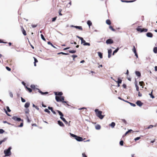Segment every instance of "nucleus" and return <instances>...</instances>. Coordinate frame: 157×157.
Returning a JSON list of instances; mask_svg holds the SVG:
<instances>
[{"mask_svg": "<svg viewBox=\"0 0 157 157\" xmlns=\"http://www.w3.org/2000/svg\"><path fill=\"white\" fill-rule=\"evenodd\" d=\"M82 155V157H87L85 153H83Z\"/></svg>", "mask_w": 157, "mask_h": 157, "instance_id": "obj_64", "label": "nucleus"}, {"mask_svg": "<svg viewBox=\"0 0 157 157\" xmlns=\"http://www.w3.org/2000/svg\"><path fill=\"white\" fill-rule=\"evenodd\" d=\"M48 92H43V93L42 95H46V94H48Z\"/></svg>", "mask_w": 157, "mask_h": 157, "instance_id": "obj_61", "label": "nucleus"}, {"mask_svg": "<svg viewBox=\"0 0 157 157\" xmlns=\"http://www.w3.org/2000/svg\"><path fill=\"white\" fill-rule=\"evenodd\" d=\"M70 134L71 136L73 137V138H74L75 139V138L76 137V136H77V135H75L74 134H72L71 133H70Z\"/></svg>", "mask_w": 157, "mask_h": 157, "instance_id": "obj_31", "label": "nucleus"}, {"mask_svg": "<svg viewBox=\"0 0 157 157\" xmlns=\"http://www.w3.org/2000/svg\"><path fill=\"white\" fill-rule=\"evenodd\" d=\"M140 137H137L134 139V140L136 141L137 140H138L140 139Z\"/></svg>", "mask_w": 157, "mask_h": 157, "instance_id": "obj_56", "label": "nucleus"}, {"mask_svg": "<svg viewBox=\"0 0 157 157\" xmlns=\"http://www.w3.org/2000/svg\"><path fill=\"white\" fill-rule=\"evenodd\" d=\"M112 52V50L111 49L108 50V53L111 54Z\"/></svg>", "mask_w": 157, "mask_h": 157, "instance_id": "obj_55", "label": "nucleus"}, {"mask_svg": "<svg viewBox=\"0 0 157 157\" xmlns=\"http://www.w3.org/2000/svg\"><path fill=\"white\" fill-rule=\"evenodd\" d=\"M60 119L65 123V124H68V122L66 120L64 117H61Z\"/></svg>", "mask_w": 157, "mask_h": 157, "instance_id": "obj_12", "label": "nucleus"}, {"mask_svg": "<svg viewBox=\"0 0 157 157\" xmlns=\"http://www.w3.org/2000/svg\"><path fill=\"white\" fill-rule=\"evenodd\" d=\"M135 86L136 87V91H138L139 90V87L136 83L135 84Z\"/></svg>", "mask_w": 157, "mask_h": 157, "instance_id": "obj_41", "label": "nucleus"}, {"mask_svg": "<svg viewBox=\"0 0 157 157\" xmlns=\"http://www.w3.org/2000/svg\"><path fill=\"white\" fill-rule=\"evenodd\" d=\"M110 126L112 128H113L115 125V123L114 122H112L110 124Z\"/></svg>", "mask_w": 157, "mask_h": 157, "instance_id": "obj_19", "label": "nucleus"}, {"mask_svg": "<svg viewBox=\"0 0 157 157\" xmlns=\"http://www.w3.org/2000/svg\"><path fill=\"white\" fill-rule=\"evenodd\" d=\"M21 100L22 102H25V100L22 97H21Z\"/></svg>", "mask_w": 157, "mask_h": 157, "instance_id": "obj_58", "label": "nucleus"}, {"mask_svg": "<svg viewBox=\"0 0 157 157\" xmlns=\"http://www.w3.org/2000/svg\"><path fill=\"white\" fill-rule=\"evenodd\" d=\"M132 51L134 53L136 52V50L134 46H133V48L132 49Z\"/></svg>", "mask_w": 157, "mask_h": 157, "instance_id": "obj_47", "label": "nucleus"}, {"mask_svg": "<svg viewBox=\"0 0 157 157\" xmlns=\"http://www.w3.org/2000/svg\"><path fill=\"white\" fill-rule=\"evenodd\" d=\"M136 104L139 107L141 106L143 104V103L140 100H138L136 102Z\"/></svg>", "mask_w": 157, "mask_h": 157, "instance_id": "obj_8", "label": "nucleus"}, {"mask_svg": "<svg viewBox=\"0 0 157 157\" xmlns=\"http://www.w3.org/2000/svg\"><path fill=\"white\" fill-rule=\"evenodd\" d=\"M33 58L34 59V62H35V63H37V62H38L37 59L36 58H35L34 57H33Z\"/></svg>", "mask_w": 157, "mask_h": 157, "instance_id": "obj_63", "label": "nucleus"}, {"mask_svg": "<svg viewBox=\"0 0 157 157\" xmlns=\"http://www.w3.org/2000/svg\"><path fill=\"white\" fill-rule=\"evenodd\" d=\"M6 109H7V112H10L11 111V110L10 109L9 107L8 106H7L6 107Z\"/></svg>", "mask_w": 157, "mask_h": 157, "instance_id": "obj_44", "label": "nucleus"}, {"mask_svg": "<svg viewBox=\"0 0 157 157\" xmlns=\"http://www.w3.org/2000/svg\"><path fill=\"white\" fill-rule=\"evenodd\" d=\"M40 36H41V39L43 40H44V41H46V39H45V38L44 35L42 34H41L40 35Z\"/></svg>", "mask_w": 157, "mask_h": 157, "instance_id": "obj_38", "label": "nucleus"}, {"mask_svg": "<svg viewBox=\"0 0 157 157\" xmlns=\"http://www.w3.org/2000/svg\"><path fill=\"white\" fill-rule=\"evenodd\" d=\"M57 18V17H54L52 19V22L55 21L56 20V18Z\"/></svg>", "mask_w": 157, "mask_h": 157, "instance_id": "obj_54", "label": "nucleus"}, {"mask_svg": "<svg viewBox=\"0 0 157 157\" xmlns=\"http://www.w3.org/2000/svg\"><path fill=\"white\" fill-rule=\"evenodd\" d=\"M106 23L108 25H110L111 24V22L110 20L107 19L106 21Z\"/></svg>", "mask_w": 157, "mask_h": 157, "instance_id": "obj_26", "label": "nucleus"}, {"mask_svg": "<svg viewBox=\"0 0 157 157\" xmlns=\"http://www.w3.org/2000/svg\"><path fill=\"white\" fill-rule=\"evenodd\" d=\"M132 129H129L128 131H127L123 135V136H126L128 133L132 131Z\"/></svg>", "mask_w": 157, "mask_h": 157, "instance_id": "obj_28", "label": "nucleus"}, {"mask_svg": "<svg viewBox=\"0 0 157 157\" xmlns=\"http://www.w3.org/2000/svg\"><path fill=\"white\" fill-rule=\"evenodd\" d=\"M123 144H124V142L123 140H121V141H120V144L121 145V146H123Z\"/></svg>", "mask_w": 157, "mask_h": 157, "instance_id": "obj_50", "label": "nucleus"}, {"mask_svg": "<svg viewBox=\"0 0 157 157\" xmlns=\"http://www.w3.org/2000/svg\"><path fill=\"white\" fill-rule=\"evenodd\" d=\"M44 112H45L46 113H50V112L49 110L48 109H44Z\"/></svg>", "mask_w": 157, "mask_h": 157, "instance_id": "obj_42", "label": "nucleus"}, {"mask_svg": "<svg viewBox=\"0 0 157 157\" xmlns=\"http://www.w3.org/2000/svg\"><path fill=\"white\" fill-rule=\"evenodd\" d=\"M4 110L5 113H6V115L8 116H11V115H10L9 113H8L7 111L6 110V109L5 108H4Z\"/></svg>", "mask_w": 157, "mask_h": 157, "instance_id": "obj_34", "label": "nucleus"}, {"mask_svg": "<svg viewBox=\"0 0 157 157\" xmlns=\"http://www.w3.org/2000/svg\"><path fill=\"white\" fill-rule=\"evenodd\" d=\"M68 51L71 53H75L76 52V51L75 50H69Z\"/></svg>", "mask_w": 157, "mask_h": 157, "instance_id": "obj_25", "label": "nucleus"}, {"mask_svg": "<svg viewBox=\"0 0 157 157\" xmlns=\"http://www.w3.org/2000/svg\"><path fill=\"white\" fill-rule=\"evenodd\" d=\"M121 120L122 121L124 122V123H125L126 124V121L124 119H121Z\"/></svg>", "mask_w": 157, "mask_h": 157, "instance_id": "obj_62", "label": "nucleus"}, {"mask_svg": "<svg viewBox=\"0 0 157 157\" xmlns=\"http://www.w3.org/2000/svg\"><path fill=\"white\" fill-rule=\"evenodd\" d=\"M5 132V131L3 129H0V134H2Z\"/></svg>", "mask_w": 157, "mask_h": 157, "instance_id": "obj_49", "label": "nucleus"}, {"mask_svg": "<svg viewBox=\"0 0 157 157\" xmlns=\"http://www.w3.org/2000/svg\"><path fill=\"white\" fill-rule=\"evenodd\" d=\"M135 74L138 77H140L141 76V73L139 71H136Z\"/></svg>", "mask_w": 157, "mask_h": 157, "instance_id": "obj_17", "label": "nucleus"}, {"mask_svg": "<svg viewBox=\"0 0 157 157\" xmlns=\"http://www.w3.org/2000/svg\"><path fill=\"white\" fill-rule=\"evenodd\" d=\"M83 45L84 46H89L90 45V44L89 43H87V42H86L85 44H83Z\"/></svg>", "mask_w": 157, "mask_h": 157, "instance_id": "obj_43", "label": "nucleus"}, {"mask_svg": "<svg viewBox=\"0 0 157 157\" xmlns=\"http://www.w3.org/2000/svg\"><path fill=\"white\" fill-rule=\"evenodd\" d=\"M120 48L119 47H117L113 52L112 53L113 55H114L115 53H116L119 50Z\"/></svg>", "mask_w": 157, "mask_h": 157, "instance_id": "obj_14", "label": "nucleus"}, {"mask_svg": "<svg viewBox=\"0 0 157 157\" xmlns=\"http://www.w3.org/2000/svg\"><path fill=\"white\" fill-rule=\"evenodd\" d=\"M109 28L110 29H111L113 31L115 32L116 31L115 29H113L112 26H109Z\"/></svg>", "mask_w": 157, "mask_h": 157, "instance_id": "obj_39", "label": "nucleus"}, {"mask_svg": "<svg viewBox=\"0 0 157 157\" xmlns=\"http://www.w3.org/2000/svg\"><path fill=\"white\" fill-rule=\"evenodd\" d=\"M87 24L89 27L92 25V23L90 20H88L87 22Z\"/></svg>", "mask_w": 157, "mask_h": 157, "instance_id": "obj_20", "label": "nucleus"}, {"mask_svg": "<svg viewBox=\"0 0 157 157\" xmlns=\"http://www.w3.org/2000/svg\"><path fill=\"white\" fill-rule=\"evenodd\" d=\"M7 139V137H6L5 138H4V139H3L2 140H1V141H2V142H5Z\"/></svg>", "mask_w": 157, "mask_h": 157, "instance_id": "obj_59", "label": "nucleus"}, {"mask_svg": "<svg viewBox=\"0 0 157 157\" xmlns=\"http://www.w3.org/2000/svg\"><path fill=\"white\" fill-rule=\"evenodd\" d=\"M21 29H22V31L23 34L24 36H26V31L23 28V27H22Z\"/></svg>", "mask_w": 157, "mask_h": 157, "instance_id": "obj_15", "label": "nucleus"}, {"mask_svg": "<svg viewBox=\"0 0 157 157\" xmlns=\"http://www.w3.org/2000/svg\"><path fill=\"white\" fill-rule=\"evenodd\" d=\"M153 127V125H149L148 127L147 128V129L151 128Z\"/></svg>", "mask_w": 157, "mask_h": 157, "instance_id": "obj_57", "label": "nucleus"}, {"mask_svg": "<svg viewBox=\"0 0 157 157\" xmlns=\"http://www.w3.org/2000/svg\"><path fill=\"white\" fill-rule=\"evenodd\" d=\"M75 139L79 142L82 141L83 140L82 137L77 136L76 137Z\"/></svg>", "mask_w": 157, "mask_h": 157, "instance_id": "obj_7", "label": "nucleus"}, {"mask_svg": "<svg viewBox=\"0 0 157 157\" xmlns=\"http://www.w3.org/2000/svg\"><path fill=\"white\" fill-rule=\"evenodd\" d=\"M29 109H26L25 111V113L26 114H28L29 113Z\"/></svg>", "mask_w": 157, "mask_h": 157, "instance_id": "obj_48", "label": "nucleus"}, {"mask_svg": "<svg viewBox=\"0 0 157 157\" xmlns=\"http://www.w3.org/2000/svg\"><path fill=\"white\" fill-rule=\"evenodd\" d=\"M26 118L27 119V122L29 123H30L31 122V120L29 119V117L27 115H26Z\"/></svg>", "mask_w": 157, "mask_h": 157, "instance_id": "obj_30", "label": "nucleus"}, {"mask_svg": "<svg viewBox=\"0 0 157 157\" xmlns=\"http://www.w3.org/2000/svg\"><path fill=\"white\" fill-rule=\"evenodd\" d=\"M9 95H10V96L12 98H13V94L10 91H9Z\"/></svg>", "mask_w": 157, "mask_h": 157, "instance_id": "obj_51", "label": "nucleus"}, {"mask_svg": "<svg viewBox=\"0 0 157 157\" xmlns=\"http://www.w3.org/2000/svg\"><path fill=\"white\" fill-rule=\"evenodd\" d=\"M96 115L100 119H102L105 117V115H102V112L99 111L98 109H96L94 110Z\"/></svg>", "mask_w": 157, "mask_h": 157, "instance_id": "obj_1", "label": "nucleus"}, {"mask_svg": "<svg viewBox=\"0 0 157 157\" xmlns=\"http://www.w3.org/2000/svg\"><path fill=\"white\" fill-rule=\"evenodd\" d=\"M63 95V93L62 92H58L57 95L60 96V97Z\"/></svg>", "mask_w": 157, "mask_h": 157, "instance_id": "obj_40", "label": "nucleus"}, {"mask_svg": "<svg viewBox=\"0 0 157 157\" xmlns=\"http://www.w3.org/2000/svg\"><path fill=\"white\" fill-rule=\"evenodd\" d=\"M30 103L29 102H26L24 105V107L27 109L29 107L30 105Z\"/></svg>", "mask_w": 157, "mask_h": 157, "instance_id": "obj_13", "label": "nucleus"}, {"mask_svg": "<svg viewBox=\"0 0 157 157\" xmlns=\"http://www.w3.org/2000/svg\"><path fill=\"white\" fill-rule=\"evenodd\" d=\"M58 124L60 126L63 127L64 125L63 123L60 121L59 120L57 121Z\"/></svg>", "mask_w": 157, "mask_h": 157, "instance_id": "obj_9", "label": "nucleus"}, {"mask_svg": "<svg viewBox=\"0 0 157 157\" xmlns=\"http://www.w3.org/2000/svg\"><path fill=\"white\" fill-rule=\"evenodd\" d=\"M152 92L153 90H152L151 92L150 93H149V94L150 96V97L151 98H155V97L154 95H152Z\"/></svg>", "mask_w": 157, "mask_h": 157, "instance_id": "obj_32", "label": "nucleus"}, {"mask_svg": "<svg viewBox=\"0 0 157 157\" xmlns=\"http://www.w3.org/2000/svg\"><path fill=\"white\" fill-rule=\"evenodd\" d=\"M49 45H51L52 46L53 48H57L55 46H54L53 44L50 42V41H48L47 43Z\"/></svg>", "mask_w": 157, "mask_h": 157, "instance_id": "obj_27", "label": "nucleus"}, {"mask_svg": "<svg viewBox=\"0 0 157 157\" xmlns=\"http://www.w3.org/2000/svg\"><path fill=\"white\" fill-rule=\"evenodd\" d=\"M12 119L15 121L19 122L21 121L23 122V120L20 117H18L16 116H14L12 117Z\"/></svg>", "mask_w": 157, "mask_h": 157, "instance_id": "obj_4", "label": "nucleus"}, {"mask_svg": "<svg viewBox=\"0 0 157 157\" xmlns=\"http://www.w3.org/2000/svg\"><path fill=\"white\" fill-rule=\"evenodd\" d=\"M61 54L63 55H69V53H64V52H59L57 53L58 55H59V54Z\"/></svg>", "mask_w": 157, "mask_h": 157, "instance_id": "obj_22", "label": "nucleus"}, {"mask_svg": "<svg viewBox=\"0 0 157 157\" xmlns=\"http://www.w3.org/2000/svg\"><path fill=\"white\" fill-rule=\"evenodd\" d=\"M23 122H22L20 124L17 126V127H23Z\"/></svg>", "mask_w": 157, "mask_h": 157, "instance_id": "obj_45", "label": "nucleus"}, {"mask_svg": "<svg viewBox=\"0 0 157 157\" xmlns=\"http://www.w3.org/2000/svg\"><path fill=\"white\" fill-rule=\"evenodd\" d=\"M128 103L131 106H132L133 107H135L136 106V105L135 104L130 102L129 101H128Z\"/></svg>", "mask_w": 157, "mask_h": 157, "instance_id": "obj_33", "label": "nucleus"}, {"mask_svg": "<svg viewBox=\"0 0 157 157\" xmlns=\"http://www.w3.org/2000/svg\"><path fill=\"white\" fill-rule=\"evenodd\" d=\"M113 43V40L111 39H107L106 41V43L108 44H111Z\"/></svg>", "mask_w": 157, "mask_h": 157, "instance_id": "obj_6", "label": "nucleus"}, {"mask_svg": "<svg viewBox=\"0 0 157 157\" xmlns=\"http://www.w3.org/2000/svg\"><path fill=\"white\" fill-rule=\"evenodd\" d=\"M48 109L51 110V112L53 110V108L52 107L48 106Z\"/></svg>", "mask_w": 157, "mask_h": 157, "instance_id": "obj_60", "label": "nucleus"}, {"mask_svg": "<svg viewBox=\"0 0 157 157\" xmlns=\"http://www.w3.org/2000/svg\"><path fill=\"white\" fill-rule=\"evenodd\" d=\"M6 69L9 71H10L11 70V68L8 66H6Z\"/></svg>", "mask_w": 157, "mask_h": 157, "instance_id": "obj_53", "label": "nucleus"}, {"mask_svg": "<svg viewBox=\"0 0 157 157\" xmlns=\"http://www.w3.org/2000/svg\"><path fill=\"white\" fill-rule=\"evenodd\" d=\"M118 98L119 99H120V100H122V101H125V102H127V103H128V101H127L124 100V99L121 98V97H118Z\"/></svg>", "mask_w": 157, "mask_h": 157, "instance_id": "obj_37", "label": "nucleus"}, {"mask_svg": "<svg viewBox=\"0 0 157 157\" xmlns=\"http://www.w3.org/2000/svg\"><path fill=\"white\" fill-rule=\"evenodd\" d=\"M98 56L101 59L103 57V54L102 53L100 52H98Z\"/></svg>", "mask_w": 157, "mask_h": 157, "instance_id": "obj_16", "label": "nucleus"}, {"mask_svg": "<svg viewBox=\"0 0 157 157\" xmlns=\"http://www.w3.org/2000/svg\"><path fill=\"white\" fill-rule=\"evenodd\" d=\"M141 27L142 26H138L136 29V30L137 31L140 32V33L146 32L147 31V29L142 28H141Z\"/></svg>", "mask_w": 157, "mask_h": 157, "instance_id": "obj_3", "label": "nucleus"}, {"mask_svg": "<svg viewBox=\"0 0 157 157\" xmlns=\"http://www.w3.org/2000/svg\"><path fill=\"white\" fill-rule=\"evenodd\" d=\"M36 90H38V92L40 93V94H41L42 95V93H43V92H42L41 90H40L38 88H36Z\"/></svg>", "mask_w": 157, "mask_h": 157, "instance_id": "obj_52", "label": "nucleus"}, {"mask_svg": "<svg viewBox=\"0 0 157 157\" xmlns=\"http://www.w3.org/2000/svg\"><path fill=\"white\" fill-rule=\"evenodd\" d=\"M146 36L147 37L151 38L153 36V34L150 32H148L146 33Z\"/></svg>", "mask_w": 157, "mask_h": 157, "instance_id": "obj_10", "label": "nucleus"}, {"mask_svg": "<svg viewBox=\"0 0 157 157\" xmlns=\"http://www.w3.org/2000/svg\"><path fill=\"white\" fill-rule=\"evenodd\" d=\"M30 87L31 88H32L33 90H36V88L35 87V86L34 85H31L30 86Z\"/></svg>", "mask_w": 157, "mask_h": 157, "instance_id": "obj_36", "label": "nucleus"}, {"mask_svg": "<svg viewBox=\"0 0 157 157\" xmlns=\"http://www.w3.org/2000/svg\"><path fill=\"white\" fill-rule=\"evenodd\" d=\"M12 149L11 147H10L7 149L5 150L4 151V153L5 154L6 156H10L11 154V150Z\"/></svg>", "mask_w": 157, "mask_h": 157, "instance_id": "obj_2", "label": "nucleus"}, {"mask_svg": "<svg viewBox=\"0 0 157 157\" xmlns=\"http://www.w3.org/2000/svg\"><path fill=\"white\" fill-rule=\"evenodd\" d=\"M153 51L154 53H157V47H154L153 50Z\"/></svg>", "mask_w": 157, "mask_h": 157, "instance_id": "obj_29", "label": "nucleus"}, {"mask_svg": "<svg viewBox=\"0 0 157 157\" xmlns=\"http://www.w3.org/2000/svg\"><path fill=\"white\" fill-rule=\"evenodd\" d=\"M55 99L56 101L57 102H62L64 100V97L63 96H61V98L60 99L58 97L56 96Z\"/></svg>", "mask_w": 157, "mask_h": 157, "instance_id": "obj_5", "label": "nucleus"}, {"mask_svg": "<svg viewBox=\"0 0 157 157\" xmlns=\"http://www.w3.org/2000/svg\"><path fill=\"white\" fill-rule=\"evenodd\" d=\"M74 27L75 28L77 29H79L82 30V28L81 26H74Z\"/></svg>", "mask_w": 157, "mask_h": 157, "instance_id": "obj_24", "label": "nucleus"}, {"mask_svg": "<svg viewBox=\"0 0 157 157\" xmlns=\"http://www.w3.org/2000/svg\"><path fill=\"white\" fill-rule=\"evenodd\" d=\"M86 41L83 39L82 40H81V44H83H83H85L86 43Z\"/></svg>", "mask_w": 157, "mask_h": 157, "instance_id": "obj_46", "label": "nucleus"}, {"mask_svg": "<svg viewBox=\"0 0 157 157\" xmlns=\"http://www.w3.org/2000/svg\"><path fill=\"white\" fill-rule=\"evenodd\" d=\"M57 111L59 113V115L60 116V118H61V117H63V115L62 112H61L59 110H57Z\"/></svg>", "mask_w": 157, "mask_h": 157, "instance_id": "obj_11", "label": "nucleus"}, {"mask_svg": "<svg viewBox=\"0 0 157 157\" xmlns=\"http://www.w3.org/2000/svg\"><path fill=\"white\" fill-rule=\"evenodd\" d=\"M121 1L122 2H125L127 3H129V2H133L134 1L133 0H130V1H124L123 0H121Z\"/></svg>", "mask_w": 157, "mask_h": 157, "instance_id": "obj_18", "label": "nucleus"}, {"mask_svg": "<svg viewBox=\"0 0 157 157\" xmlns=\"http://www.w3.org/2000/svg\"><path fill=\"white\" fill-rule=\"evenodd\" d=\"M25 87L30 93H31V92H32V90L30 88L26 86H25Z\"/></svg>", "mask_w": 157, "mask_h": 157, "instance_id": "obj_35", "label": "nucleus"}, {"mask_svg": "<svg viewBox=\"0 0 157 157\" xmlns=\"http://www.w3.org/2000/svg\"><path fill=\"white\" fill-rule=\"evenodd\" d=\"M122 80L120 78H118V80L116 82L117 83L121 84L122 82Z\"/></svg>", "mask_w": 157, "mask_h": 157, "instance_id": "obj_23", "label": "nucleus"}, {"mask_svg": "<svg viewBox=\"0 0 157 157\" xmlns=\"http://www.w3.org/2000/svg\"><path fill=\"white\" fill-rule=\"evenodd\" d=\"M95 128L97 130H99L101 128V126L99 124H97L95 126Z\"/></svg>", "mask_w": 157, "mask_h": 157, "instance_id": "obj_21", "label": "nucleus"}]
</instances>
